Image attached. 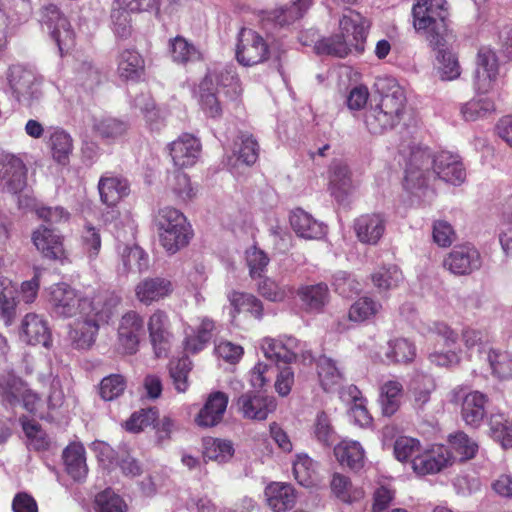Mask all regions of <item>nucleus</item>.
<instances>
[{"label": "nucleus", "instance_id": "f257e3e1", "mask_svg": "<svg viewBox=\"0 0 512 512\" xmlns=\"http://www.w3.org/2000/svg\"><path fill=\"white\" fill-rule=\"evenodd\" d=\"M446 0H417L412 7L413 27L430 47L446 42L448 9Z\"/></svg>", "mask_w": 512, "mask_h": 512}, {"label": "nucleus", "instance_id": "f03ea898", "mask_svg": "<svg viewBox=\"0 0 512 512\" xmlns=\"http://www.w3.org/2000/svg\"><path fill=\"white\" fill-rule=\"evenodd\" d=\"M155 223L159 230L161 245L171 254L188 245L193 236L191 225L185 215L175 208L159 209Z\"/></svg>", "mask_w": 512, "mask_h": 512}, {"label": "nucleus", "instance_id": "7ed1b4c3", "mask_svg": "<svg viewBox=\"0 0 512 512\" xmlns=\"http://www.w3.org/2000/svg\"><path fill=\"white\" fill-rule=\"evenodd\" d=\"M219 86H231L235 93L242 92L240 79L232 70L220 72L215 84L211 77L206 76L199 84L197 91L198 104L206 117L219 119L223 115V102L219 97Z\"/></svg>", "mask_w": 512, "mask_h": 512}, {"label": "nucleus", "instance_id": "20e7f679", "mask_svg": "<svg viewBox=\"0 0 512 512\" xmlns=\"http://www.w3.org/2000/svg\"><path fill=\"white\" fill-rule=\"evenodd\" d=\"M400 154L404 160L403 187L410 192L426 185L432 158L429 150L420 145L401 148Z\"/></svg>", "mask_w": 512, "mask_h": 512}, {"label": "nucleus", "instance_id": "39448f33", "mask_svg": "<svg viewBox=\"0 0 512 512\" xmlns=\"http://www.w3.org/2000/svg\"><path fill=\"white\" fill-rule=\"evenodd\" d=\"M272 54L269 43L257 31L243 27L237 36L235 57L239 64L251 67L267 62Z\"/></svg>", "mask_w": 512, "mask_h": 512}, {"label": "nucleus", "instance_id": "423d86ee", "mask_svg": "<svg viewBox=\"0 0 512 512\" xmlns=\"http://www.w3.org/2000/svg\"><path fill=\"white\" fill-rule=\"evenodd\" d=\"M39 21L46 26L52 39L56 42L61 54L69 50L75 41V34L65 15L54 4H48L40 9Z\"/></svg>", "mask_w": 512, "mask_h": 512}, {"label": "nucleus", "instance_id": "0eeeda50", "mask_svg": "<svg viewBox=\"0 0 512 512\" xmlns=\"http://www.w3.org/2000/svg\"><path fill=\"white\" fill-rule=\"evenodd\" d=\"M475 64L474 88L479 94H487L493 90L499 76L500 63L496 51L490 46H481Z\"/></svg>", "mask_w": 512, "mask_h": 512}, {"label": "nucleus", "instance_id": "6e6552de", "mask_svg": "<svg viewBox=\"0 0 512 512\" xmlns=\"http://www.w3.org/2000/svg\"><path fill=\"white\" fill-rule=\"evenodd\" d=\"M49 304L52 312L62 318L75 317L81 313L88 300L80 297L77 291L67 283L61 282L50 287Z\"/></svg>", "mask_w": 512, "mask_h": 512}, {"label": "nucleus", "instance_id": "1a4fd4ad", "mask_svg": "<svg viewBox=\"0 0 512 512\" xmlns=\"http://www.w3.org/2000/svg\"><path fill=\"white\" fill-rule=\"evenodd\" d=\"M375 88L381 97L377 106L400 122L407 101L404 89L391 77L378 78Z\"/></svg>", "mask_w": 512, "mask_h": 512}, {"label": "nucleus", "instance_id": "9d476101", "mask_svg": "<svg viewBox=\"0 0 512 512\" xmlns=\"http://www.w3.org/2000/svg\"><path fill=\"white\" fill-rule=\"evenodd\" d=\"M149 340L156 357H166L173 339L169 315L162 309H156L147 322Z\"/></svg>", "mask_w": 512, "mask_h": 512}, {"label": "nucleus", "instance_id": "9b49d317", "mask_svg": "<svg viewBox=\"0 0 512 512\" xmlns=\"http://www.w3.org/2000/svg\"><path fill=\"white\" fill-rule=\"evenodd\" d=\"M451 457L447 446L434 444L413 458L412 469L420 476L437 474L451 465Z\"/></svg>", "mask_w": 512, "mask_h": 512}, {"label": "nucleus", "instance_id": "f8f14e48", "mask_svg": "<svg viewBox=\"0 0 512 512\" xmlns=\"http://www.w3.org/2000/svg\"><path fill=\"white\" fill-rule=\"evenodd\" d=\"M31 241L43 258L61 263L67 259L64 236L55 229L40 225L33 230Z\"/></svg>", "mask_w": 512, "mask_h": 512}, {"label": "nucleus", "instance_id": "ddd939ff", "mask_svg": "<svg viewBox=\"0 0 512 512\" xmlns=\"http://www.w3.org/2000/svg\"><path fill=\"white\" fill-rule=\"evenodd\" d=\"M443 266L454 275H469L481 267V256L471 244L456 245L444 258Z\"/></svg>", "mask_w": 512, "mask_h": 512}, {"label": "nucleus", "instance_id": "4468645a", "mask_svg": "<svg viewBox=\"0 0 512 512\" xmlns=\"http://www.w3.org/2000/svg\"><path fill=\"white\" fill-rule=\"evenodd\" d=\"M143 327L144 321L138 312L131 310L122 316L118 327V343L124 354L132 355L138 351Z\"/></svg>", "mask_w": 512, "mask_h": 512}, {"label": "nucleus", "instance_id": "2eb2a0df", "mask_svg": "<svg viewBox=\"0 0 512 512\" xmlns=\"http://www.w3.org/2000/svg\"><path fill=\"white\" fill-rule=\"evenodd\" d=\"M370 24L355 10H348L339 20V30L358 54L363 53Z\"/></svg>", "mask_w": 512, "mask_h": 512}, {"label": "nucleus", "instance_id": "dca6fc26", "mask_svg": "<svg viewBox=\"0 0 512 512\" xmlns=\"http://www.w3.org/2000/svg\"><path fill=\"white\" fill-rule=\"evenodd\" d=\"M168 148L174 165L178 168H187L195 165L198 161L202 145L194 135L183 133L172 141Z\"/></svg>", "mask_w": 512, "mask_h": 512}, {"label": "nucleus", "instance_id": "f3484780", "mask_svg": "<svg viewBox=\"0 0 512 512\" xmlns=\"http://www.w3.org/2000/svg\"><path fill=\"white\" fill-rule=\"evenodd\" d=\"M432 169L439 179L453 185L461 184L466 178L461 158L448 151H440L433 156Z\"/></svg>", "mask_w": 512, "mask_h": 512}, {"label": "nucleus", "instance_id": "a211bd4d", "mask_svg": "<svg viewBox=\"0 0 512 512\" xmlns=\"http://www.w3.org/2000/svg\"><path fill=\"white\" fill-rule=\"evenodd\" d=\"M26 184V167L12 154L0 155V185L11 193L20 192Z\"/></svg>", "mask_w": 512, "mask_h": 512}, {"label": "nucleus", "instance_id": "6ab92c4d", "mask_svg": "<svg viewBox=\"0 0 512 512\" xmlns=\"http://www.w3.org/2000/svg\"><path fill=\"white\" fill-rule=\"evenodd\" d=\"M236 405L244 418L253 420H265L269 413L276 408L273 397L263 396L255 391H248L240 395Z\"/></svg>", "mask_w": 512, "mask_h": 512}, {"label": "nucleus", "instance_id": "aec40b11", "mask_svg": "<svg viewBox=\"0 0 512 512\" xmlns=\"http://www.w3.org/2000/svg\"><path fill=\"white\" fill-rule=\"evenodd\" d=\"M229 402L228 395L221 391H215L208 395L203 407L195 416V423L202 428H211L220 424Z\"/></svg>", "mask_w": 512, "mask_h": 512}, {"label": "nucleus", "instance_id": "412c9836", "mask_svg": "<svg viewBox=\"0 0 512 512\" xmlns=\"http://www.w3.org/2000/svg\"><path fill=\"white\" fill-rule=\"evenodd\" d=\"M354 189L352 172L342 160L334 159L328 167V190L338 201H343Z\"/></svg>", "mask_w": 512, "mask_h": 512}, {"label": "nucleus", "instance_id": "4be33fe9", "mask_svg": "<svg viewBox=\"0 0 512 512\" xmlns=\"http://www.w3.org/2000/svg\"><path fill=\"white\" fill-rule=\"evenodd\" d=\"M20 338L28 345L49 347L51 331L48 322L38 314H26L21 322Z\"/></svg>", "mask_w": 512, "mask_h": 512}, {"label": "nucleus", "instance_id": "5701e85b", "mask_svg": "<svg viewBox=\"0 0 512 512\" xmlns=\"http://www.w3.org/2000/svg\"><path fill=\"white\" fill-rule=\"evenodd\" d=\"M98 191L101 202L113 207L129 195L130 184L125 177L107 172L98 181Z\"/></svg>", "mask_w": 512, "mask_h": 512}, {"label": "nucleus", "instance_id": "b1692460", "mask_svg": "<svg viewBox=\"0 0 512 512\" xmlns=\"http://www.w3.org/2000/svg\"><path fill=\"white\" fill-rule=\"evenodd\" d=\"M172 292V282L163 277H147L135 286L137 300L146 306L165 299Z\"/></svg>", "mask_w": 512, "mask_h": 512}, {"label": "nucleus", "instance_id": "393cba45", "mask_svg": "<svg viewBox=\"0 0 512 512\" xmlns=\"http://www.w3.org/2000/svg\"><path fill=\"white\" fill-rule=\"evenodd\" d=\"M117 75L124 82H139L145 74V60L135 49H124L117 55Z\"/></svg>", "mask_w": 512, "mask_h": 512}, {"label": "nucleus", "instance_id": "a878e982", "mask_svg": "<svg viewBox=\"0 0 512 512\" xmlns=\"http://www.w3.org/2000/svg\"><path fill=\"white\" fill-rule=\"evenodd\" d=\"M266 504L274 512L291 510L296 503V492L292 485L272 482L265 487Z\"/></svg>", "mask_w": 512, "mask_h": 512}, {"label": "nucleus", "instance_id": "bb28decb", "mask_svg": "<svg viewBox=\"0 0 512 512\" xmlns=\"http://www.w3.org/2000/svg\"><path fill=\"white\" fill-rule=\"evenodd\" d=\"M297 347V341L295 338L289 337L285 341L281 339H275L265 337L261 341V350L267 359L275 361L277 363L283 362L290 364L297 358L295 351Z\"/></svg>", "mask_w": 512, "mask_h": 512}, {"label": "nucleus", "instance_id": "cd10ccee", "mask_svg": "<svg viewBox=\"0 0 512 512\" xmlns=\"http://www.w3.org/2000/svg\"><path fill=\"white\" fill-rule=\"evenodd\" d=\"M120 301V297L112 292L99 293L88 301L86 306L91 308V312L87 316L95 320L99 326L107 324L115 315Z\"/></svg>", "mask_w": 512, "mask_h": 512}, {"label": "nucleus", "instance_id": "c85d7f7f", "mask_svg": "<svg viewBox=\"0 0 512 512\" xmlns=\"http://www.w3.org/2000/svg\"><path fill=\"white\" fill-rule=\"evenodd\" d=\"M354 229L360 242L376 244L385 231V220L377 213L361 215L355 220Z\"/></svg>", "mask_w": 512, "mask_h": 512}, {"label": "nucleus", "instance_id": "c756f323", "mask_svg": "<svg viewBox=\"0 0 512 512\" xmlns=\"http://www.w3.org/2000/svg\"><path fill=\"white\" fill-rule=\"evenodd\" d=\"M334 455L341 466L359 471L365 464V451L362 445L353 440H342L334 447Z\"/></svg>", "mask_w": 512, "mask_h": 512}, {"label": "nucleus", "instance_id": "7c9ffc66", "mask_svg": "<svg viewBox=\"0 0 512 512\" xmlns=\"http://www.w3.org/2000/svg\"><path fill=\"white\" fill-rule=\"evenodd\" d=\"M63 459L67 474L76 482L84 481L88 473L84 446L78 443L68 445L63 451Z\"/></svg>", "mask_w": 512, "mask_h": 512}, {"label": "nucleus", "instance_id": "2f4dec72", "mask_svg": "<svg viewBox=\"0 0 512 512\" xmlns=\"http://www.w3.org/2000/svg\"><path fill=\"white\" fill-rule=\"evenodd\" d=\"M297 295L308 312L320 313L329 302V288L326 283L301 286Z\"/></svg>", "mask_w": 512, "mask_h": 512}, {"label": "nucleus", "instance_id": "473e14b6", "mask_svg": "<svg viewBox=\"0 0 512 512\" xmlns=\"http://www.w3.org/2000/svg\"><path fill=\"white\" fill-rule=\"evenodd\" d=\"M290 224L298 236L306 239H317L325 234L324 226L300 208L292 211Z\"/></svg>", "mask_w": 512, "mask_h": 512}, {"label": "nucleus", "instance_id": "72a5a7b5", "mask_svg": "<svg viewBox=\"0 0 512 512\" xmlns=\"http://www.w3.org/2000/svg\"><path fill=\"white\" fill-rule=\"evenodd\" d=\"M487 396L478 391L468 393L462 402L461 415L466 424L477 427L486 415Z\"/></svg>", "mask_w": 512, "mask_h": 512}, {"label": "nucleus", "instance_id": "f704fd0d", "mask_svg": "<svg viewBox=\"0 0 512 512\" xmlns=\"http://www.w3.org/2000/svg\"><path fill=\"white\" fill-rule=\"evenodd\" d=\"M449 453L451 464L458 460L464 462L475 457L478 451V444L462 431L451 434L448 437Z\"/></svg>", "mask_w": 512, "mask_h": 512}, {"label": "nucleus", "instance_id": "c9c22d12", "mask_svg": "<svg viewBox=\"0 0 512 512\" xmlns=\"http://www.w3.org/2000/svg\"><path fill=\"white\" fill-rule=\"evenodd\" d=\"M48 147L51 151L52 158L61 165L69 163V157L73 151V139L63 129H54L48 139Z\"/></svg>", "mask_w": 512, "mask_h": 512}, {"label": "nucleus", "instance_id": "e433bc0d", "mask_svg": "<svg viewBox=\"0 0 512 512\" xmlns=\"http://www.w3.org/2000/svg\"><path fill=\"white\" fill-rule=\"evenodd\" d=\"M403 394V385L397 380H389L380 387L379 402L385 416L394 415L399 407Z\"/></svg>", "mask_w": 512, "mask_h": 512}, {"label": "nucleus", "instance_id": "4c0bfd02", "mask_svg": "<svg viewBox=\"0 0 512 512\" xmlns=\"http://www.w3.org/2000/svg\"><path fill=\"white\" fill-rule=\"evenodd\" d=\"M315 50L318 54L330 55L338 58H345L354 47L350 45L347 38L340 32L328 37H323L315 44Z\"/></svg>", "mask_w": 512, "mask_h": 512}, {"label": "nucleus", "instance_id": "58836bf2", "mask_svg": "<svg viewBox=\"0 0 512 512\" xmlns=\"http://www.w3.org/2000/svg\"><path fill=\"white\" fill-rule=\"evenodd\" d=\"M169 52L172 60L178 64L186 65L190 62L202 60V53L183 36H176L169 40Z\"/></svg>", "mask_w": 512, "mask_h": 512}, {"label": "nucleus", "instance_id": "ea45409f", "mask_svg": "<svg viewBox=\"0 0 512 512\" xmlns=\"http://www.w3.org/2000/svg\"><path fill=\"white\" fill-rule=\"evenodd\" d=\"M228 299L237 314L249 313L257 319H260L263 315L262 302L252 294L232 291L229 293Z\"/></svg>", "mask_w": 512, "mask_h": 512}, {"label": "nucleus", "instance_id": "a19ab883", "mask_svg": "<svg viewBox=\"0 0 512 512\" xmlns=\"http://www.w3.org/2000/svg\"><path fill=\"white\" fill-rule=\"evenodd\" d=\"M397 124L399 122L394 117L377 105L365 113V125L371 134L381 135Z\"/></svg>", "mask_w": 512, "mask_h": 512}, {"label": "nucleus", "instance_id": "79ce46f5", "mask_svg": "<svg viewBox=\"0 0 512 512\" xmlns=\"http://www.w3.org/2000/svg\"><path fill=\"white\" fill-rule=\"evenodd\" d=\"M313 0H293L291 5L271 12L272 19L280 26L289 25L302 18L311 7Z\"/></svg>", "mask_w": 512, "mask_h": 512}, {"label": "nucleus", "instance_id": "37998d69", "mask_svg": "<svg viewBox=\"0 0 512 512\" xmlns=\"http://www.w3.org/2000/svg\"><path fill=\"white\" fill-rule=\"evenodd\" d=\"M385 357L389 364L410 363L416 357V347L405 338H397L388 343Z\"/></svg>", "mask_w": 512, "mask_h": 512}, {"label": "nucleus", "instance_id": "c03bdc74", "mask_svg": "<svg viewBox=\"0 0 512 512\" xmlns=\"http://www.w3.org/2000/svg\"><path fill=\"white\" fill-rule=\"evenodd\" d=\"M437 51V60L439 62V73L442 80H454L461 74V67L457 56L446 49V42L439 47H431Z\"/></svg>", "mask_w": 512, "mask_h": 512}, {"label": "nucleus", "instance_id": "a18cd8bd", "mask_svg": "<svg viewBox=\"0 0 512 512\" xmlns=\"http://www.w3.org/2000/svg\"><path fill=\"white\" fill-rule=\"evenodd\" d=\"M317 372L322 388L329 392L335 386L341 383L343 378L342 372L336 366L335 362L326 357L322 356L317 362Z\"/></svg>", "mask_w": 512, "mask_h": 512}, {"label": "nucleus", "instance_id": "49530a36", "mask_svg": "<svg viewBox=\"0 0 512 512\" xmlns=\"http://www.w3.org/2000/svg\"><path fill=\"white\" fill-rule=\"evenodd\" d=\"M495 111V102L492 98H473L461 106V114L466 121H476L485 118Z\"/></svg>", "mask_w": 512, "mask_h": 512}, {"label": "nucleus", "instance_id": "de8ad7c7", "mask_svg": "<svg viewBox=\"0 0 512 512\" xmlns=\"http://www.w3.org/2000/svg\"><path fill=\"white\" fill-rule=\"evenodd\" d=\"M332 493L344 503H352L363 497L361 489L353 488L349 477L334 473L330 483Z\"/></svg>", "mask_w": 512, "mask_h": 512}, {"label": "nucleus", "instance_id": "09e8293b", "mask_svg": "<svg viewBox=\"0 0 512 512\" xmlns=\"http://www.w3.org/2000/svg\"><path fill=\"white\" fill-rule=\"evenodd\" d=\"M128 129L126 122L112 118L105 117L95 119L93 123V132L104 140H115L122 137Z\"/></svg>", "mask_w": 512, "mask_h": 512}, {"label": "nucleus", "instance_id": "8fccbe9b", "mask_svg": "<svg viewBox=\"0 0 512 512\" xmlns=\"http://www.w3.org/2000/svg\"><path fill=\"white\" fill-rule=\"evenodd\" d=\"M375 287L380 291H388L399 286L403 281L402 271L396 265L383 266L371 276Z\"/></svg>", "mask_w": 512, "mask_h": 512}, {"label": "nucleus", "instance_id": "3c124183", "mask_svg": "<svg viewBox=\"0 0 512 512\" xmlns=\"http://www.w3.org/2000/svg\"><path fill=\"white\" fill-rule=\"evenodd\" d=\"M34 76L28 71H21L18 74L13 73L9 80L11 89L20 101H29L35 94Z\"/></svg>", "mask_w": 512, "mask_h": 512}, {"label": "nucleus", "instance_id": "603ef678", "mask_svg": "<svg viewBox=\"0 0 512 512\" xmlns=\"http://www.w3.org/2000/svg\"><path fill=\"white\" fill-rule=\"evenodd\" d=\"M94 508L96 512H128L125 500L110 488L95 496Z\"/></svg>", "mask_w": 512, "mask_h": 512}, {"label": "nucleus", "instance_id": "864d4df0", "mask_svg": "<svg viewBox=\"0 0 512 512\" xmlns=\"http://www.w3.org/2000/svg\"><path fill=\"white\" fill-rule=\"evenodd\" d=\"M381 309V304L374 299L364 296L357 299L349 308L348 318L353 322H364L374 317Z\"/></svg>", "mask_w": 512, "mask_h": 512}, {"label": "nucleus", "instance_id": "5fc2aeb1", "mask_svg": "<svg viewBox=\"0 0 512 512\" xmlns=\"http://www.w3.org/2000/svg\"><path fill=\"white\" fill-rule=\"evenodd\" d=\"M492 438L505 449L512 447V424L504 414H492L489 420Z\"/></svg>", "mask_w": 512, "mask_h": 512}, {"label": "nucleus", "instance_id": "6e6d98bb", "mask_svg": "<svg viewBox=\"0 0 512 512\" xmlns=\"http://www.w3.org/2000/svg\"><path fill=\"white\" fill-rule=\"evenodd\" d=\"M488 361L494 377L499 380L512 378V354L510 352L490 350Z\"/></svg>", "mask_w": 512, "mask_h": 512}, {"label": "nucleus", "instance_id": "4d7b16f0", "mask_svg": "<svg viewBox=\"0 0 512 512\" xmlns=\"http://www.w3.org/2000/svg\"><path fill=\"white\" fill-rule=\"evenodd\" d=\"M192 363L188 357H181L171 360L169 363V374L174 387L179 393H184L189 387L188 376Z\"/></svg>", "mask_w": 512, "mask_h": 512}, {"label": "nucleus", "instance_id": "13d9d810", "mask_svg": "<svg viewBox=\"0 0 512 512\" xmlns=\"http://www.w3.org/2000/svg\"><path fill=\"white\" fill-rule=\"evenodd\" d=\"M99 327L95 320L88 316L79 321L73 335L76 347L80 349L90 348L96 340Z\"/></svg>", "mask_w": 512, "mask_h": 512}, {"label": "nucleus", "instance_id": "bf43d9fd", "mask_svg": "<svg viewBox=\"0 0 512 512\" xmlns=\"http://www.w3.org/2000/svg\"><path fill=\"white\" fill-rule=\"evenodd\" d=\"M293 474L300 485L311 487L316 480V464L309 456L298 455L293 463Z\"/></svg>", "mask_w": 512, "mask_h": 512}, {"label": "nucleus", "instance_id": "052dcab7", "mask_svg": "<svg viewBox=\"0 0 512 512\" xmlns=\"http://www.w3.org/2000/svg\"><path fill=\"white\" fill-rule=\"evenodd\" d=\"M159 411L156 407L140 409L131 414L125 421L124 427L132 433H139L145 428L153 425L158 420Z\"/></svg>", "mask_w": 512, "mask_h": 512}, {"label": "nucleus", "instance_id": "680f3d73", "mask_svg": "<svg viewBox=\"0 0 512 512\" xmlns=\"http://www.w3.org/2000/svg\"><path fill=\"white\" fill-rule=\"evenodd\" d=\"M122 263L125 271L142 273L149 266V258L145 251L139 246H126L122 252Z\"/></svg>", "mask_w": 512, "mask_h": 512}, {"label": "nucleus", "instance_id": "e2e57ef3", "mask_svg": "<svg viewBox=\"0 0 512 512\" xmlns=\"http://www.w3.org/2000/svg\"><path fill=\"white\" fill-rule=\"evenodd\" d=\"M26 383L15 375H8L0 380V396L2 400L12 406L19 402Z\"/></svg>", "mask_w": 512, "mask_h": 512}, {"label": "nucleus", "instance_id": "0e129e2a", "mask_svg": "<svg viewBox=\"0 0 512 512\" xmlns=\"http://www.w3.org/2000/svg\"><path fill=\"white\" fill-rule=\"evenodd\" d=\"M422 449L418 439L410 436H399L394 442V456L399 462H411Z\"/></svg>", "mask_w": 512, "mask_h": 512}, {"label": "nucleus", "instance_id": "69168bd1", "mask_svg": "<svg viewBox=\"0 0 512 512\" xmlns=\"http://www.w3.org/2000/svg\"><path fill=\"white\" fill-rule=\"evenodd\" d=\"M204 455L209 460L219 463L228 461L234 453L231 441L221 439H208L205 441Z\"/></svg>", "mask_w": 512, "mask_h": 512}, {"label": "nucleus", "instance_id": "338daca9", "mask_svg": "<svg viewBox=\"0 0 512 512\" xmlns=\"http://www.w3.org/2000/svg\"><path fill=\"white\" fill-rule=\"evenodd\" d=\"M313 434L317 441L326 446H330L336 440V431L332 426L330 417L324 411L316 415Z\"/></svg>", "mask_w": 512, "mask_h": 512}, {"label": "nucleus", "instance_id": "774afa93", "mask_svg": "<svg viewBox=\"0 0 512 512\" xmlns=\"http://www.w3.org/2000/svg\"><path fill=\"white\" fill-rule=\"evenodd\" d=\"M125 389V378L120 374H111L101 380L99 394L105 401H111L122 395Z\"/></svg>", "mask_w": 512, "mask_h": 512}]
</instances>
